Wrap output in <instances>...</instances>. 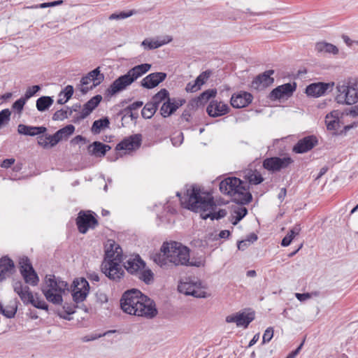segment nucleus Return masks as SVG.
Segmentation results:
<instances>
[{
	"mask_svg": "<svg viewBox=\"0 0 358 358\" xmlns=\"http://www.w3.org/2000/svg\"><path fill=\"white\" fill-rule=\"evenodd\" d=\"M120 307L124 313L139 317L152 318L157 314L155 301L134 288L123 293Z\"/></svg>",
	"mask_w": 358,
	"mask_h": 358,
	"instance_id": "obj_1",
	"label": "nucleus"
},
{
	"mask_svg": "<svg viewBox=\"0 0 358 358\" xmlns=\"http://www.w3.org/2000/svg\"><path fill=\"white\" fill-rule=\"evenodd\" d=\"M176 195L179 197L182 208L195 213L199 212L203 220H212V211L216 208L212 196L207 194L203 196L200 188L195 185L187 188L182 196L180 192H177Z\"/></svg>",
	"mask_w": 358,
	"mask_h": 358,
	"instance_id": "obj_2",
	"label": "nucleus"
},
{
	"mask_svg": "<svg viewBox=\"0 0 358 358\" xmlns=\"http://www.w3.org/2000/svg\"><path fill=\"white\" fill-rule=\"evenodd\" d=\"M249 185L236 177H229L220 183L222 193L232 196V201L238 205H247L252 200V194L248 191Z\"/></svg>",
	"mask_w": 358,
	"mask_h": 358,
	"instance_id": "obj_3",
	"label": "nucleus"
},
{
	"mask_svg": "<svg viewBox=\"0 0 358 358\" xmlns=\"http://www.w3.org/2000/svg\"><path fill=\"white\" fill-rule=\"evenodd\" d=\"M69 291V284L55 275H46L41 287V292L46 300L54 305H62V294Z\"/></svg>",
	"mask_w": 358,
	"mask_h": 358,
	"instance_id": "obj_4",
	"label": "nucleus"
},
{
	"mask_svg": "<svg viewBox=\"0 0 358 358\" xmlns=\"http://www.w3.org/2000/svg\"><path fill=\"white\" fill-rule=\"evenodd\" d=\"M150 64L144 63L129 69L127 73L115 79L106 90L107 96H112L125 90L138 78L146 73L151 68Z\"/></svg>",
	"mask_w": 358,
	"mask_h": 358,
	"instance_id": "obj_5",
	"label": "nucleus"
},
{
	"mask_svg": "<svg viewBox=\"0 0 358 358\" xmlns=\"http://www.w3.org/2000/svg\"><path fill=\"white\" fill-rule=\"evenodd\" d=\"M336 90L338 92L336 96L337 103L352 105L358 102V97H357L358 94L352 84V78L339 81L337 83Z\"/></svg>",
	"mask_w": 358,
	"mask_h": 358,
	"instance_id": "obj_6",
	"label": "nucleus"
},
{
	"mask_svg": "<svg viewBox=\"0 0 358 358\" xmlns=\"http://www.w3.org/2000/svg\"><path fill=\"white\" fill-rule=\"evenodd\" d=\"M169 249L170 251L168 256L169 263L178 266L186 264L188 262L189 250L187 247L178 242H172L169 243Z\"/></svg>",
	"mask_w": 358,
	"mask_h": 358,
	"instance_id": "obj_7",
	"label": "nucleus"
},
{
	"mask_svg": "<svg viewBox=\"0 0 358 358\" xmlns=\"http://www.w3.org/2000/svg\"><path fill=\"white\" fill-rule=\"evenodd\" d=\"M119 262L113 260L103 261L101 265V272L110 280L119 282L124 275V271Z\"/></svg>",
	"mask_w": 358,
	"mask_h": 358,
	"instance_id": "obj_8",
	"label": "nucleus"
},
{
	"mask_svg": "<svg viewBox=\"0 0 358 358\" xmlns=\"http://www.w3.org/2000/svg\"><path fill=\"white\" fill-rule=\"evenodd\" d=\"M72 296L76 303L85 300L90 292V284L85 278H76L71 285Z\"/></svg>",
	"mask_w": 358,
	"mask_h": 358,
	"instance_id": "obj_9",
	"label": "nucleus"
},
{
	"mask_svg": "<svg viewBox=\"0 0 358 358\" xmlns=\"http://www.w3.org/2000/svg\"><path fill=\"white\" fill-rule=\"evenodd\" d=\"M96 214L92 211H80L76 218V225L81 234H86L90 228L94 229L98 225Z\"/></svg>",
	"mask_w": 358,
	"mask_h": 358,
	"instance_id": "obj_10",
	"label": "nucleus"
},
{
	"mask_svg": "<svg viewBox=\"0 0 358 358\" xmlns=\"http://www.w3.org/2000/svg\"><path fill=\"white\" fill-rule=\"evenodd\" d=\"M294 162L290 157H267L263 161V167L271 172H278L287 168Z\"/></svg>",
	"mask_w": 358,
	"mask_h": 358,
	"instance_id": "obj_11",
	"label": "nucleus"
},
{
	"mask_svg": "<svg viewBox=\"0 0 358 358\" xmlns=\"http://www.w3.org/2000/svg\"><path fill=\"white\" fill-rule=\"evenodd\" d=\"M20 271L24 282L32 286L37 285L39 282V278L28 257L22 258L20 262Z\"/></svg>",
	"mask_w": 358,
	"mask_h": 358,
	"instance_id": "obj_12",
	"label": "nucleus"
},
{
	"mask_svg": "<svg viewBox=\"0 0 358 358\" xmlns=\"http://www.w3.org/2000/svg\"><path fill=\"white\" fill-rule=\"evenodd\" d=\"M201 282H183L178 287V291L185 295H189L196 298H207L208 294L202 289Z\"/></svg>",
	"mask_w": 358,
	"mask_h": 358,
	"instance_id": "obj_13",
	"label": "nucleus"
},
{
	"mask_svg": "<svg viewBox=\"0 0 358 358\" xmlns=\"http://www.w3.org/2000/svg\"><path fill=\"white\" fill-rule=\"evenodd\" d=\"M334 83L318 82L308 85L306 88V94L308 96L320 97L327 91H332Z\"/></svg>",
	"mask_w": 358,
	"mask_h": 358,
	"instance_id": "obj_14",
	"label": "nucleus"
},
{
	"mask_svg": "<svg viewBox=\"0 0 358 358\" xmlns=\"http://www.w3.org/2000/svg\"><path fill=\"white\" fill-rule=\"evenodd\" d=\"M142 143V135L136 134L124 138L117 144L115 150L132 151L138 149Z\"/></svg>",
	"mask_w": 358,
	"mask_h": 358,
	"instance_id": "obj_15",
	"label": "nucleus"
},
{
	"mask_svg": "<svg viewBox=\"0 0 358 358\" xmlns=\"http://www.w3.org/2000/svg\"><path fill=\"white\" fill-rule=\"evenodd\" d=\"M296 89V83H288L279 85L272 90L269 94V98L271 100H278L282 98H288L292 96L294 92Z\"/></svg>",
	"mask_w": 358,
	"mask_h": 358,
	"instance_id": "obj_16",
	"label": "nucleus"
},
{
	"mask_svg": "<svg viewBox=\"0 0 358 358\" xmlns=\"http://www.w3.org/2000/svg\"><path fill=\"white\" fill-rule=\"evenodd\" d=\"M318 143L317 138L315 135L306 136L293 146L292 151L296 154H303L311 150Z\"/></svg>",
	"mask_w": 358,
	"mask_h": 358,
	"instance_id": "obj_17",
	"label": "nucleus"
},
{
	"mask_svg": "<svg viewBox=\"0 0 358 358\" xmlns=\"http://www.w3.org/2000/svg\"><path fill=\"white\" fill-rule=\"evenodd\" d=\"M113 260L123 262L122 250L120 245L113 240H108L106 245L105 255L103 261Z\"/></svg>",
	"mask_w": 358,
	"mask_h": 358,
	"instance_id": "obj_18",
	"label": "nucleus"
},
{
	"mask_svg": "<svg viewBox=\"0 0 358 358\" xmlns=\"http://www.w3.org/2000/svg\"><path fill=\"white\" fill-rule=\"evenodd\" d=\"M123 265L127 271L132 275H138L139 271L146 266V263L142 259L139 255L134 257H129L123 262Z\"/></svg>",
	"mask_w": 358,
	"mask_h": 358,
	"instance_id": "obj_19",
	"label": "nucleus"
},
{
	"mask_svg": "<svg viewBox=\"0 0 358 358\" xmlns=\"http://www.w3.org/2000/svg\"><path fill=\"white\" fill-rule=\"evenodd\" d=\"M167 77L164 72H155L148 74L141 81V85L145 89H153L162 83Z\"/></svg>",
	"mask_w": 358,
	"mask_h": 358,
	"instance_id": "obj_20",
	"label": "nucleus"
},
{
	"mask_svg": "<svg viewBox=\"0 0 358 358\" xmlns=\"http://www.w3.org/2000/svg\"><path fill=\"white\" fill-rule=\"evenodd\" d=\"M230 110L229 106L222 101L212 100L206 108V112L210 117H217L227 114Z\"/></svg>",
	"mask_w": 358,
	"mask_h": 358,
	"instance_id": "obj_21",
	"label": "nucleus"
},
{
	"mask_svg": "<svg viewBox=\"0 0 358 358\" xmlns=\"http://www.w3.org/2000/svg\"><path fill=\"white\" fill-rule=\"evenodd\" d=\"M274 70L270 69L257 76L252 82L251 86L254 89L267 87L274 82V78L271 76L274 73Z\"/></svg>",
	"mask_w": 358,
	"mask_h": 358,
	"instance_id": "obj_22",
	"label": "nucleus"
},
{
	"mask_svg": "<svg viewBox=\"0 0 358 358\" xmlns=\"http://www.w3.org/2000/svg\"><path fill=\"white\" fill-rule=\"evenodd\" d=\"M255 319V313H249L245 314V313H236L235 315H230L226 317V322L228 323L234 322L237 327H243L247 328L250 323Z\"/></svg>",
	"mask_w": 358,
	"mask_h": 358,
	"instance_id": "obj_23",
	"label": "nucleus"
},
{
	"mask_svg": "<svg viewBox=\"0 0 358 358\" xmlns=\"http://www.w3.org/2000/svg\"><path fill=\"white\" fill-rule=\"evenodd\" d=\"M252 99L253 96L250 92H240L231 96L230 103L233 108H241L251 103Z\"/></svg>",
	"mask_w": 358,
	"mask_h": 358,
	"instance_id": "obj_24",
	"label": "nucleus"
},
{
	"mask_svg": "<svg viewBox=\"0 0 358 358\" xmlns=\"http://www.w3.org/2000/svg\"><path fill=\"white\" fill-rule=\"evenodd\" d=\"M217 94L216 89H209L203 92L197 98L192 99L189 103L192 108H198L203 106L211 98H214Z\"/></svg>",
	"mask_w": 358,
	"mask_h": 358,
	"instance_id": "obj_25",
	"label": "nucleus"
},
{
	"mask_svg": "<svg viewBox=\"0 0 358 358\" xmlns=\"http://www.w3.org/2000/svg\"><path fill=\"white\" fill-rule=\"evenodd\" d=\"M47 131V128L43 126L35 127L20 124L17 127V132L20 134L34 136L43 134Z\"/></svg>",
	"mask_w": 358,
	"mask_h": 358,
	"instance_id": "obj_26",
	"label": "nucleus"
},
{
	"mask_svg": "<svg viewBox=\"0 0 358 358\" xmlns=\"http://www.w3.org/2000/svg\"><path fill=\"white\" fill-rule=\"evenodd\" d=\"M101 100V95L97 94L87 101L83 105L80 118H86L99 106Z\"/></svg>",
	"mask_w": 358,
	"mask_h": 358,
	"instance_id": "obj_27",
	"label": "nucleus"
},
{
	"mask_svg": "<svg viewBox=\"0 0 358 358\" xmlns=\"http://www.w3.org/2000/svg\"><path fill=\"white\" fill-rule=\"evenodd\" d=\"M15 265L13 261L8 257L0 259V281L12 274Z\"/></svg>",
	"mask_w": 358,
	"mask_h": 358,
	"instance_id": "obj_28",
	"label": "nucleus"
},
{
	"mask_svg": "<svg viewBox=\"0 0 358 358\" xmlns=\"http://www.w3.org/2000/svg\"><path fill=\"white\" fill-rule=\"evenodd\" d=\"M169 252H170L169 243H164L160 248V252L154 254L153 261L161 267L166 266L169 263L168 259Z\"/></svg>",
	"mask_w": 358,
	"mask_h": 358,
	"instance_id": "obj_29",
	"label": "nucleus"
},
{
	"mask_svg": "<svg viewBox=\"0 0 358 358\" xmlns=\"http://www.w3.org/2000/svg\"><path fill=\"white\" fill-rule=\"evenodd\" d=\"M88 151L92 155L97 157H104L108 151L111 149L109 145L104 144L100 141H94L90 144L88 148Z\"/></svg>",
	"mask_w": 358,
	"mask_h": 358,
	"instance_id": "obj_30",
	"label": "nucleus"
},
{
	"mask_svg": "<svg viewBox=\"0 0 358 358\" xmlns=\"http://www.w3.org/2000/svg\"><path fill=\"white\" fill-rule=\"evenodd\" d=\"M18 303L19 301L15 299L12 304L8 305L6 307L0 303V313L7 318H13L17 310Z\"/></svg>",
	"mask_w": 358,
	"mask_h": 358,
	"instance_id": "obj_31",
	"label": "nucleus"
},
{
	"mask_svg": "<svg viewBox=\"0 0 358 358\" xmlns=\"http://www.w3.org/2000/svg\"><path fill=\"white\" fill-rule=\"evenodd\" d=\"M54 100L49 96H42L39 97L36 102V106L38 111L44 112L50 108L52 105Z\"/></svg>",
	"mask_w": 358,
	"mask_h": 358,
	"instance_id": "obj_32",
	"label": "nucleus"
},
{
	"mask_svg": "<svg viewBox=\"0 0 358 358\" xmlns=\"http://www.w3.org/2000/svg\"><path fill=\"white\" fill-rule=\"evenodd\" d=\"M177 110V106L174 105L171 99L169 98L164 101L160 108V114L164 117L171 115Z\"/></svg>",
	"mask_w": 358,
	"mask_h": 358,
	"instance_id": "obj_33",
	"label": "nucleus"
},
{
	"mask_svg": "<svg viewBox=\"0 0 358 358\" xmlns=\"http://www.w3.org/2000/svg\"><path fill=\"white\" fill-rule=\"evenodd\" d=\"M315 50L319 52H323L331 53L333 55H337L338 53V49L336 45L326 42H320L316 43Z\"/></svg>",
	"mask_w": 358,
	"mask_h": 358,
	"instance_id": "obj_34",
	"label": "nucleus"
},
{
	"mask_svg": "<svg viewBox=\"0 0 358 358\" xmlns=\"http://www.w3.org/2000/svg\"><path fill=\"white\" fill-rule=\"evenodd\" d=\"M110 121L107 117L95 120L91 128L92 132L95 134H99L103 129L108 127Z\"/></svg>",
	"mask_w": 358,
	"mask_h": 358,
	"instance_id": "obj_35",
	"label": "nucleus"
},
{
	"mask_svg": "<svg viewBox=\"0 0 358 358\" xmlns=\"http://www.w3.org/2000/svg\"><path fill=\"white\" fill-rule=\"evenodd\" d=\"M139 280L146 285H150L154 281V273L149 268L145 267L139 271L138 275H136Z\"/></svg>",
	"mask_w": 358,
	"mask_h": 358,
	"instance_id": "obj_36",
	"label": "nucleus"
},
{
	"mask_svg": "<svg viewBox=\"0 0 358 358\" xmlns=\"http://www.w3.org/2000/svg\"><path fill=\"white\" fill-rule=\"evenodd\" d=\"M89 76L93 82L92 87H96L104 80V75L101 73L99 66L90 71Z\"/></svg>",
	"mask_w": 358,
	"mask_h": 358,
	"instance_id": "obj_37",
	"label": "nucleus"
},
{
	"mask_svg": "<svg viewBox=\"0 0 358 358\" xmlns=\"http://www.w3.org/2000/svg\"><path fill=\"white\" fill-rule=\"evenodd\" d=\"M169 98V92L165 89H161L157 94H155L151 99V102L158 108L159 105L167 99Z\"/></svg>",
	"mask_w": 358,
	"mask_h": 358,
	"instance_id": "obj_38",
	"label": "nucleus"
},
{
	"mask_svg": "<svg viewBox=\"0 0 358 358\" xmlns=\"http://www.w3.org/2000/svg\"><path fill=\"white\" fill-rule=\"evenodd\" d=\"M157 108L151 102H148L141 110V115L145 119H150L156 113Z\"/></svg>",
	"mask_w": 358,
	"mask_h": 358,
	"instance_id": "obj_39",
	"label": "nucleus"
},
{
	"mask_svg": "<svg viewBox=\"0 0 358 358\" xmlns=\"http://www.w3.org/2000/svg\"><path fill=\"white\" fill-rule=\"evenodd\" d=\"M245 178L252 185H259L264 181V178L259 173H255L252 171L245 175Z\"/></svg>",
	"mask_w": 358,
	"mask_h": 358,
	"instance_id": "obj_40",
	"label": "nucleus"
},
{
	"mask_svg": "<svg viewBox=\"0 0 358 358\" xmlns=\"http://www.w3.org/2000/svg\"><path fill=\"white\" fill-rule=\"evenodd\" d=\"M300 229L298 227H294L287 234L282 238L281 241V245L282 247H287L290 245L292 240L294 238V237L299 234Z\"/></svg>",
	"mask_w": 358,
	"mask_h": 358,
	"instance_id": "obj_41",
	"label": "nucleus"
},
{
	"mask_svg": "<svg viewBox=\"0 0 358 358\" xmlns=\"http://www.w3.org/2000/svg\"><path fill=\"white\" fill-rule=\"evenodd\" d=\"M75 131V127L73 124H67L63 128L57 131L59 136L62 140H66L71 135L73 134Z\"/></svg>",
	"mask_w": 358,
	"mask_h": 358,
	"instance_id": "obj_42",
	"label": "nucleus"
},
{
	"mask_svg": "<svg viewBox=\"0 0 358 358\" xmlns=\"http://www.w3.org/2000/svg\"><path fill=\"white\" fill-rule=\"evenodd\" d=\"M18 296L24 305L31 304L34 301V296L27 285H25V289Z\"/></svg>",
	"mask_w": 358,
	"mask_h": 358,
	"instance_id": "obj_43",
	"label": "nucleus"
},
{
	"mask_svg": "<svg viewBox=\"0 0 358 358\" xmlns=\"http://www.w3.org/2000/svg\"><path fill=\"white\" fill-rule=\"evenodd\" d=\"M236 216L233 217L231 223L234 225H236L243 217L248 214V209L245 207L238 208L234 210Z\"/></svg>",
	"mask_w": 358,
	"mask_h": 358,
	"instance_id": "obj_44",
	"label": "nucleus"
},
{
	"mask_svg": "<svg viewBox=\"0 0 358 358\" xmlns=\"http://www.w3.org/2000/svg\"><path fill=\"white\" fill-rule=\"evenodd\" d=\"M136 13L134 10L121 11L119 13H113L109 16V20H122L127 18Z\"/></svg>",
	"mask_w": 358,
	"mask_h": 358,
	"instance_id": "obj_45",
	"label": "nucleus"
},
{
	"mask_svg": "<svg viewBox=\"0 0 358 358\" xmlns=\"http://www.w3.org/2000/svg\"><path fill=\"white\" fill-rule=\"evenodd\" d=\"M164 44H166V42L164 41H149L148 39H145L142 42V45L144 46L145 48H147L149 50H153V49L158 48Z\"/></svg>",
	"mask_w": 358,
	"mask_h": 358,
	"instance_id": "obj_46",
	"label": "nucleus"
},
{
	"mask_svg": "<svg viewBox=\"0 0 358 358\" xmlns=\"http://www.w3.org/2000/svg\"><path fill=\"white\" fill-rule=\"evenodd\" d=\"M211 75V71L208 70L202 72L201 74H199L196 78L194 80L196 83L197 84V86L199 87L201 89V85H203L208 80L209 77Z\"/></svg>",
	"mask_w": 358,
	"mask_h": 358,
	"instance_id": "obj_47",
	"label": "nucleus"
},
{
	"mask_svg": "<svg viewBox=\"0 0 358 358\" xmlns=\"http://www.w3.org/2000/svg\"><path fill=\"white\" fill-rule=\"evenodd\" d=\"M325 123L328 130H336L340 126V120L338 117L325 119Z\"/></svg>",
	"mask_w": 358,
	"mask_h": 358,
	"instance_id": "obj_48",
	"label": "nucleus"
},
{
	"mask_svg": "<svg viewBox=\"0 0 358 358\" xmlns=\"http://www.w3.org/2000/svg\"><path fill=\"white\" fill-rule=\"evenodd\" d=\"M41 90L40 85H36L27 88L25 94L22 96L26 101L34 96Z\"/></svg>",
	"mask_w": 358,
	"mask_h": 358,
	"instance_id": "obj_49",
	"label": "nucleus"
},
{
	"mask_svg": "<svg viewBox=\"0 0 358 358\" xmlns=\"http://www.w3.org/2000/svg\"><path fill=\"white\" fill-rule=\"evenodd\" d=\"M10 111L8 108L0 111V128L10 120Z\"/></svg>",
	"mask_w": 358,
	"mask_h": 358,
	"instance_id": "obj_50",
	"label": "nucleus"
},
{
	"mask_svg": "<svg viewBox=\"0 0 358 358\" xmlns=\"http://www.w3.org/2000/svg\"><path fill=\"white\" fill-rule=\"evenodd\" d=\"M26 102L27 101L22 96L13 103L12 108L17 110L18 114H20L23 110Z\"/></svg>",
	"mask_w": 358,
	"mask_h": 358,
	"instance_id": "obj_51",
	"label": "nucleus"
},
{
	"mask_svg": "<svg viewBox=\"0 0 358 358\" xmlns=\"http://www.w3.org/2000/svg\"><path fill=\"white\" fill-rule=\"evenodd\" d=\"M73 87L72 85H67L65 87V88L60 92L59 94V96H62V95L64 97L69 101L73 94Z\"/></svg>",
	"mask_w": 358,
	"mask_h": 358,
	"instance_id": "obj_52",
	"label": "nucleus"
},
{
	"mask_svg": "<svg viewBox=\"0 0 358 358\" xmlns=\"http://www.w3.org/2000/svg\"><path fill=\"white\" fill-rule=\"evenodd\" d=\"M68 117V111L64 110L63 109H60L57 110L52 115V120L55 121L57 120H63Z\"/></svg>",
	"mask_w": 358,
	"mask_h": 358,
	"instance_id": "obj_53",
	"label": "nucleus"
},
{
	"mask_svg": "<svg viewBox=\"0 0 358 358\" xmlns=\"http://www.w3.org/2000/svg\"><path fill=\"white\" fill-rule=\"evenodd\" d=\"M48 137L49 148L54 147L59 141H62L61 137L59 136V134H57V131L53 135H50V134H48Z\"/></svg>",
	"mask_w": 358,
	"mask_h": 358,
	"instance_id": "obj_54",
	"label": "nucleus"
},
{
	"mask_svg": "<svg viewBox=\"0 0 358 358\" xmlns=\"http://www.w3.org/2000/svg\"><path fill=\"white\" fill-rule=\"evenodd\" d=\"M38 144L43 148H49L48 134L37 135Z\"/></svg>",
	"mask_w": 358,
	"mask_h": 358,
	"instance_id": "obj_55",
	"label": "nucleus"
},
{
	"mask_svg": "<svg viewBox=\"0 0 358 358\" xmlns=\"http://www.w3.org/2000/svg\"><path fill=\"white\" fill-rule=\"evenodd\" d=\"M31 304L38 309L44 310H48V305L43 300H40L38 298L36 300L34 299V301L31 303Z\"/></svg>",
	"mask_w": 358,
	"mask_h": 358,
	"instance_id": "obj_56",
	"label": "nucleus"
},
{
	"mask_svg": "<svg viewBox=\"0 0 358 358\" xmlns=\"http://www.w3.org/2000/svg\"><path fill=\"white\" fill-rule=\"evenodd\" d=\"M273 336V327H268L263 335V343L269 342Z\"/></svg>",
	"mask_w": 358,
	"mask_h": 358,
	"instance_id": "obj_57",
	"label": "nucleus"
},
{
	"mask_svg": "<svg viewBox=\"0 0 358 358\" xmlns=\"http://www.w3.org/2000/svg\"><path fill=\"white\" fill-rule=\"evenodd\" d=\"M62 3H63L62 0H57V1H51V2L40 3L37 6H36V8H48V7H53V6H59Z\"/></svg>",
	"mask_w": 358,
	"mask_h": 358,
	"instance_id": "obj_58",
	"label": "nucleus"
},
{
	"mask_svg": "<svg viewBox=\"0 0 358 358\" xmlns=\"http://www.w3.org/2000/svg\"><path fill=\"white\" fill-rule=\"evenodd\" d=\"M143 105L141 101H136L124 108V111L131 112V110H136L140 108Z\"/></svg>",
	"mask_w": 358,
	"mask_h": 358,
	"instance_id": "obj_59",
	"label": "nucleus"
},
{
	"mask_svg": "<svg viewBox=\"0 0 358 358\" xmlns=\"http://www.w3.org/2000/svg\"><path fill=\"white\" fill-rule=\"evenodd\" d=\"M227 213L225 209H220L217 212H212V220L224 217Z\"/></svg>",
	"mask_w": 358,
	"mask_h": 358,
	"instance_id": "obj_60",
	"label": "nucleus"
},
{
	"mask_svg": "<svg viewBox=\"0 0 358 358\" xmlns=\"http://www.w3.org/2000/svg\"><path fill=\"white\" fill-rule=\"evenodd\" d=\"M199 90L200 88L199 86H197V84L196 83L195 81H194L193 83H188L185 87V90L187 92H195Z\"/></svg>",
	"mask_w": 358,
	"mask_h": 358,
	"instance_id": "obj_61",
	"label": "nucleus"
},
{
	"mask_svg": "<svg viewBox=\"0 0 358 358\" xmlns=\"http://www.w3.org/2000/svg\"><path fill=\"white\" fill-rule=\"evenodd\" d=\"M13 289L15 292H16L19 295L25 289V286L22 285V282L21 281H17L14 283Z\"/></svg>",
	"mask_w": 358,
	"mask_h": 358,
	"instance_id": "obj_62",
	"label": "nucleus"
},
{
	"mask_svg": "<svg viewBox=\"0 0 358 358\" xmlns=\"http://www.w3.org/2000/svg\"><path fill=\"white\" fill-rule=\"evenodd\" d=\"M63 308L66 313V315H72L76 311H75V306L71 305V304H69L67 303H65L64 305H63Z\"/></svg>",
	"mask_w": 358,
	"mask_h": 358,
	"instance_id": "obj_63",
	"label": "nucleus"
},
{
	"mask_svg": "<svg viewBox=\"0 0 358 358\" xmlns=\"http://www.w3.org/2000/svg\"><path fill=\"white\" fill-rule=\"evenodd\" d=\"M14 163H15V159H13V158L6 159L3 160V162H1V167L4 168V169H8Z\"/></svg>",
	"mask_w": 358,
	"mask_h": 358,
	"instance_id": "obj_64",
	"label": "nucleus"
}]
</instances>
